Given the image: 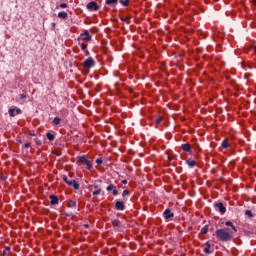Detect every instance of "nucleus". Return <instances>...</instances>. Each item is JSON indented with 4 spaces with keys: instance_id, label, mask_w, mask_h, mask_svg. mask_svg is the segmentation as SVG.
Listing matches in <instances>:
<instances>
[{
    "instance_id": "obj_37",
    "label": "nucleus",
    "mask_w": 256,
    "mask_h": 256,
    "mask_svg": "<svg viewBox=\"0 0 256 256\" xmlns=\"http://www.w3.org/2000/svg\"><path fill=\"white\" fill-rule=\"evenodd\" d=\"M169 161H171V156H168Z\"/></svg>"
},
{
    "instance_id": "obj_20",
    "label": "nucleus",
    "mask_w": 256,
    "mask_h": 256,
    "mask_svg": "<svg viewBox=\"0 0 256 256\" xmlns=\"http://www.w3.org/2000/svg\"><path fill=\"white\" fill-rule=\"evenodd\" d=\"M222 147L223 149H228L229 147V140L225 139L222 141Z\"/></svg>"
},
{
    "instance_id": "obj_38",
    "label": "nucleus",
    "mask_w": 256,
    "mask_h": 256,
    "mask_svg": "<svg viewBox=\"0 0 256 256\" xmlns=\"http://www.w3.org/2000/svg\"><path fill=\"white\" fill-rule=\"evenodd\" d=\"M74 205H75V202H72V207H74Z\"/></svg>"
},
{
    "instance_id": "obj_12",
    "label": "nucleus",
    "mask_w": 256,
    "mask_h": 256,
    "mask_svg": "<svg viewBox=\"0 0 256 256\" xmlns=\"http://www.w3.org/2000/svg\"><path fill=\"white\" fill-rule=\"evenodd\" d=\"M164 218L166 219H171L172 217H175V214H173V212H171V209H166L163 213Z\"/></svg>"
},
{
    "instance_id": "obj_33",
    "label": "nucleus",
    "mask_w": 256,
    "mask_h": 256,
    "mask_svg": "<svg viewBox=\"0 0 256 256\" xmlns=\"http://www.w3.org/2000/svg\"><path fill=\"white\" fill-rule=\"evenodd\" d=\"M94 189H95V191H97V190L101 189V187H99V185H94Z\"/></svg>"
},
{
    "instance_id": "obj_10",
    "label": "nucleus",
    "mask_w": 256,
    "mask_h": 256,
    "mask_svg": "<svg viewBox=\"0 0 256 256\" xmlns=\"http://www.w3.org/2000/svg\"><path fill=\"white\" fill-rule=\"evenodd\" d=\"M115 209L116 211H125V203L123 201H116Z\"/></svg>"
},
{
    "instance_id": "obj_43",
    "label": "nucleus",
    "mask_w": 256,
    "mask_h": 256,
    "mask_svg": "<svg viewBox=\"0 0 256 256\" xmlns=\"http://www.w3.org/2000/svg\"><path fill=\"white\" fill-rule=\"evenodd\" d=\"M255 5H256V0H255Z\"/></svg>"
},
{
    "instance_id": "obj_25",
    "label": "nucleus",
    "mask_w": 256,
    "mask_h": 256,
    "mask_svg": "<svg viewBox=\"0 0 256 256\" xmlns=\"http://www.w3.org/2000/svg\"><path fill=\"white\" fill-rule=\"evenodd\" d=\"M129 1L130 0H120L121 5H123L124 7H129Z\"/></svg>"
},
{
    "instance_id": "obj_29",
    "label": "nucleus",
    "mask_w": 256,
    "mask_h": 256,
    "mask_svg": "<svg viewBox=\"0 0 256 256\" xmlns=\"http://www.w3.org/2000/svg\"><path fill=\"white\" fill-rule=\"evenodd\" d=\"M59 7H60L61 9H67V3H61V4L59 5Z\"/></svg>"
},
{
    "instance_id": "obj_1",
    "label": "nucleus",
    "mask_w": 256,
    "mask_h": 256,
    "mask_svg": "<svg viewBox=\"0 0 256 256\" xmlns=\"http://www.w3.org/2000/svg\"><path fill=\"white\" fill-rule=\"evenodd\" d=\"M216 236L219 241H231L233 239V232L229 228H222L216 230Z\"/></svg>"
},
{
    "instance_id": "obj_2",
    "label": "nucleus",
    "mask_w": 256,
    "mask_h": 256,
    "mask_svg": "<svg viewBox=\"0 0 256 256\" xmlns=\"http://www.w3.org/2000/svg\"><path fill=\"white\" fill-rule=\"evenodd\" d=\"M77 163H81V165H85L88 171H91L93 169V163H91L89 159H87V156H78Z\"/></svg>"
},
{
    "instance_id": "obj_36",
    "label": "nucleus",
    "mask_w": 256,
    "mask_h": 256,
    "mask_svg": "<svg viewBox=\"0 0 256 256\" xmlns=\"http://www.w3.org/2000/svg\"><path fill=\"white\" fill-rule=\"evenodd\" d=\"M123 185H127V180H122Z\"/></svg>"
},
{
    "instance_id": "obj_27",
    "label": "nucleus",
    "mask_w": 256,
    "mask_h": 256,
    "mask_svg": "<svg viewBox=\"0 0 256 256\" xmlns=\"http://www.w3.org/2000/svg\"><path fill=\"white\" fill-rule=\"evenodd\" d=\"M131 192H129V190H124L122 192V197H127V195H130Z\"/></svg>"
},
{
    "instance_id": "obj_39",
    "label": "nucleus",
    "mask_w": 256,
    "mask_h": 256,
    "mask_svg": "<svg viewBox=\"0 0 256 256\" xmlns=\"http://www.w3.org/2000/svg\"><path fill=\"white\" fill-rule=\"evenodd\" d=\"M5 251H9V247H7V248L5 249Z\"/></svg>"
},
{
    "instance_id": "obj_23",
    "label": "nucleus",
    "mask_w": 256,
    "mask_h": 256,
    "mask_svg": "<svg viewBox=\"0 0 256 256\" xmlns=\"http://www.w3.org/2000/svg\"><path fill=\"white\" fill-rule=\"evenodd\" d=\"M121 21H122L123 23H127V25H129V23H131V17L121 18Z\"/></svg>"
},
{
    "instance_id": "obj_8",
    "label": "nucleus",
    "mask_w": 256,
    "mask_h": 256,
    "mask_svg": "<svg viewBox=\"0 0 256 256\" xmlns=\"http://www.w3.org/2000/svg\"><path fill=\"white\" fill-rule=\"evenodd\" d=\"M10 117H15V115H21L22 111L19 108H10L8 110Z\"/></svg>"
},
{
    "instance_id": "obj_14",
    "label": "nucleus",
    "mask_w": 256,
    "mask_h": 256,
    "mask_svg": "<svg viewBox=\"0 0 256 256\" xmlns=\"http://www.w3.org/2000/svg\"><path fill=\"white\" fill-rule=\"evenodd\" d=\"M181 149L183 150V151H185V153H189V152H191V144H182L181 145Z\"/></svg>"
},
{
    "instance_id": "obj_9",
    "label": "nucleus",
    "mask_w": 256,
    "mask_h": 256,
    "mask_svg": "<svg viewBox=\"0 0 256 256\" xmlns=\"http://www.w3.org/2000/svg\"><path fill=\"white\" fill-rule=\"evenodd\" d=\"M106 190L107 191H112V195L114 197H117V195H119V191H117V187L113 184L108 185Z\"/></svg>"
},
{
    "instance_id": "obj_32",
    "label": "nucleus",
    "mask_w": 256,
    "mask_h": 256,
    "mask_svg": "<svg viewBox=\"0 0 256 256\" xmlns=\"http://www.w3.org/2000/svg\"><path fill=\"white\" fill-rule=\"evenodd\" d=\"M24 147H25L26 149H29V147H31V142L26 143V144L24 145Z\"/></svg>"
},
{
    "instance_id": "obj_22",
    "label": "nucleus",
    "mask_w": 256,
    "mask_h": 256,
    "mask_svg": "<svg viewBox=\"0 0 256 256\" xmlns=\"http://www.w3.org/2000/svg\"><path fill=\"white\" fill-rule=\"evenodd\" d=\"M46 137L50 141H55V135H53V134H51L49 132L46 134Z\"/></svg>"
},
{
    "instance_id": "obj_30",
    "label": "nucleus",
    "mask_w": 256,
    "mask_h": 256,
    "mask_svg": "<svg viewBox=\"0 0 256 256\" xmlns=\"http://www.w3.org/2000/svg\"><path fill=\"white\" fill-rule=\"evenodd\" d=\"M96 163L97 165H101V163H103V159L101 158L96 159Z\"/></svg>"
},
{
    "instance_id": "obj_28",
    "label": "nucleus",
    "mask_w": 256,
    "mask_h": 256,
    "mask_svg": "<svg viewBox=\"0 0 256 256\" xmlns=\"http://www.w3.org/2000/svg\"><path fill=\"white\" fill-rule=\"evenodd\" d=\"M161 121H163V117H158L155 121L156 125H159V123H161Z\"/></svg>"
},
{
    "instance_id": "obj_24",
    "label": "nucleus",
    "mask_w": 256,
    "mask_h": 256,
    "mask_svg": "<svg viewBox=\"0 0 256 256\" xmlns=\"http://www.w3.org/2000/svg\"><path fill=\"white\" fill-rule=\"evenodd\" d=\"M118 0H106V5H117Z\"/></svg>"
},
{
    "instance_id": "obj_21",
    "label": "nucleus",
    "mask_w": 256,
    "mask_h": 256,
    "mask_svg": "<svg viewBox=\"0 0 256 256\" xmlns=\"http://www.w3.org/2000/svg\"><path fill=\"white\" fill-rule=\"evenodd\" d=\"M81 49H82V51H85L86 55H89V50H86L87 49V44L82 43L81 44Z\"/></svg>"
},
{
    "instance_id": "obj_26",
    "label": "nucleus",
    "mask_w": 256,
    "mask_h": 256,
    "mask_svg": "<svg viewBox=\"0 0 256 256\" xmlns=\"http://www.w3.org/2000/svg\"><path fill=\"white\" fill-rule=\"evenodd\" d=\"M101 189H98V190H95L93 193H92V195L94 196V197H98V195H101Z\"/></svg>"
},
{
    "instance_id": "obj_35",
    "label": "nucleus",
    "mask_w": 256,
    "mask_h": 256,
    "mask_svg": "<svg viewBox=\"0 0 256 256\" xmlns=\"http://www.w3.org/2000/svg\"><path fill=\"white\" fill-rule=\"evenodd\" d=\"M36 145H38V146L41 145V140H37Z\"/></svg>"
},
{
    "instance_id": "obj_16",
    "label": "nucleus",
    "mask_w": 256,
    "mask_h": 256,
    "mask_svg": "<svg viewBox=\"0 0 256 256\" xmlns=\"http://www.w3.org/2000/svg\"><path fill=\"white\" fill-rule=\"evenodd\" d=\"M186 163L189 167H195L197 165V161L191 159L186 160Z\"/></svg>"
},
{
    "instance_id": "obj_6",
    "label": "nucleus",
    "mask_w": 256,
    "mask_h": 256,
    "mask_svg": "<svg viewBox=\"0 0 256 256\" xmlns=\"http://www.w3.org/2000/svg\"><path fill=\"white\" fill-rule=\"evenodd\" d=\"M215 208L218 209L221 215H225V213H227V208L225 207V205H223L222 202L216 203Z\"/></svg>"
},
{
    "instance_id": "obj_3",
    "label": "nucleus",
    "mask_w": 256,
    "mask_h": 256,
    "mask_svg": "<svg viewBox=\"0 0 256 256\" xmlns=\"http://www.w3.org/2000/svg\"><path fill=\"white\" fill-rule=\"evenodd\" d=\"M63 181L64 183H66V185H68L69 187H73L74 189L78 190L80 185L79 183H77L76 180H69V178L67 176H63Z\"/></svg>"
},
{
    "instance_id": "obj_42",
    "label": "nucleus",
    "mask_w": 256,
    "mask_h": 256,
    "mask_svg": "<svg viewBox=\"0 0 256 256\" xmlns=\"http://www.w3.org/2000/svg\"><path fill=\"white\" fill-rule=\"evenodd\" d=\"M4 253H7V250H4Z\"/></svg>"
},
{
    "instance_id": "obj_5",
    "label": "nucleus",
    "mask_w": 256,
    "mask_h": 256,
    "mask_svg": "<svg viewBox=\"0 0 256 256\" xmlns=\"http://www.w3.org/2000/svg\"><path fill=\"white\" fill-rule=\"evenodd\" d=\"M83 67L85 69H91V67H95V60L93 58H88L84 61Z\"/></svg>"
},
{
    "instance_id": "obj_40",
    "label": "nucleus",
    "mask_w": 256,
    "mask_h": 256,
    "mask_svg": "<svg viewBox=\"0 0 256 256\" xmlns=\"http://www.w3.org/2000/svg\"><path fill=\"white\" fill-rule=\"evenodd\" d=\"M113 225H117V222H113Z\"/></svg>"
},
{
    "instance_id": "obj_4",
    "label": "nucleus",
    "mask_w": 256,
    "mask_h": 256,
    "mask_svg": "<svg viewBox=\"0 0 256 256\" xmlns=\"http://www.w3.org/2000/svg\"><path fill=\"white\" fill-rule=\"evenodd\" d=\"M78 41H91V35L89 34V31L85 30L83 33H81L78 37Z\"/></svg>"
},
{
    "instance_id": "obj_15",
    "label": "nucleus",
    "mask_w": 256,
    "mask_h": 256,
    "mask_svg": "<svg viewBox=\"0 0 256 256\" xmlns=\"http://www.w3.org/2000/svg\"><path fill=\"white\" fill-rule=\"evenodd\" d=\"M226 227H231L232 231H234V233H237V228L235 227V225H233V222L231 221H226L225 222Z\"/></svg>"
},
{
    "instance_id": "obj_11",
    "label": "nucleus",
    "mask_w": 256,
    "mask_h": 256,
    "mask_svg": "<svg viewBox=\"0 0 256 256\" xmlns=\"http://www.w3.org/2000/svg\"><path fill=\"white\" fill-rule=\"evenodd\" d=\"M203 251L206 253V255H211V253H213V249H211V243L209 241L205 243V248Z\"/></svg>"
},
{
    "instance_id": "obj_34",
    "label": "nucleus",
    "mask_w": 256,
    "mask_h": 256,
    "mask_svg": "<svg viewBox=\"0 0 256 256\" xmlns=\"http://www.w3.org/2000/svg\"><path fill=\"white\" fill-rule=\"evenodd\" d=\"M26 97H27V96H26L25 94H21V95H20V99H26Z\"/></svg>"
},
{
    "instance_id": "obj_19",
    "label": "nucleus",
    "mask_w": 256,
    "mask_h": 256,
    "mask_svg": "<svg viewBox=\"0 0 256 256\" xmlns=\"http://www.w3.org/2000/svg\"><path fill=\"white\" fill-rule=\"evenodd\" d=\"M201 233L202 235H207V233H209V226H204L202 229H201Z\"/></svg>"
},
{
    "instance_id": "obj_17",
    "label": "nucleus",
    "mask_w": 256,
    "mask_h": 256,
    "mask_svg": "<svg viewBox=\"0 0 256 256\" xmlns=\"http://www.w3.org/2000/svg\"><path fill=\"white\" fill-rule=\"evenodd\" d=\"M58 17L59 19H67V17H69V14H67V12H59Z\"/></svg>"
},
{
    "instance_id": "obj_31",
    "label": "nucleus",
    "mask_w": 256,
    "mask_h": 256,
    "mask_svg": "<svg viewBox=\"0 0 256 256\" xmlns=\"http://www.w3.org/2000/svg\"><path fill=\"white\" fill-rule=\"evenodd\" d=\"M246 215H248V217H253V213H251L250 210L246 211Z\"/></svg>"
},
{
    "instance_id": "obj_13",
    "label": "nucleus",
    "mask_w": 256,
    "mask_h": 256,
    "mask_svg": "<svg viewBox=\"0 0 256 256\" xmlns=\"http://www.w3.org/2000/svg\"><path fill=\"white\" fill-rule=\"evenodd\" d=\"M51 205H59V198L55 195L50 196Z\"/></svg>"
},
{
    "instance_id": "obj_7",
    "label": "nucleus",
    "mask_w": 256,
    "mask_h": 256,
    "mask_svg": "<svg viewBox=\"0 0 256 256\" xmlns=\"http://www.w3.org/2000/svg\"><path fill=\"white\" fill-rule=\"evenodd\" d=\"M87 9L89 11H99V5H97V2L91 1L87 4Z\"/></svg>"
},
{
    "instance_id": "obj_18",
    "label": "nucleus",
    "mask_w": 256,
    "mask_h": 256,
    "mask_svg": "<svg viewBox=\"0 0 256 256\" xmlns=\"http://www.w3.org/2000/svg\"><path fill=\"white\" fill-rule=\"evenodd\" d=\"M53 125H61V118L55 117L52 121Z\"/></svg>"
},
{
    "instance_id": "obj_41",
    "label": "nucleus",
    "mask_w": 256,
    "mask_h": 256,
    "mask_svg": "<svg viewBox=\"0 0 256 256\" xmlns=\"http://www.w3.org/2000/svg\"><path fill=\"white\" fill-rule=\"evenodd\" d=\"M69 207H73V204H70Z\"/></svg>"
}]
</instances>
